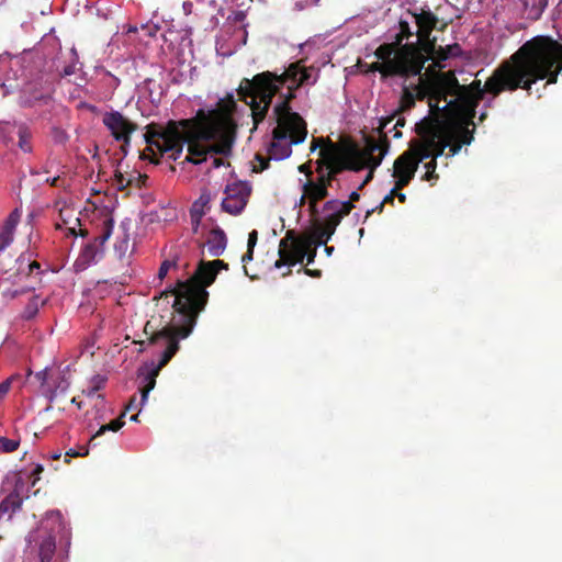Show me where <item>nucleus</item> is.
I'll use <instances>...</instances> for the list:
<instances>
[{
  "instance_id": "nucleus-1",
  "label": "nucleus",
  "mask_w": 562,
  "mask_h": 562,
  "mask_svg": "<svg viewBox=\"0 0 562 562\" xmlns=\"http://www.w3.org/2000/svg\"><path fill=\"white\" fill-rule=\"evenodd\" d=\"M311 69L302 61L290 63L283 72L262 71L257 72L251 79H243L238 87V95L245 102L250 99L249 105L252 116V130L269 112L273 97L279 94V101L272 110V119L276 122L272 131V139L268 147L269 158H289L292 154V145L304 142L308 134L305 119L292 110L291 101L296 95L300 86L310 85Z\"/></svg>"
},
{
  "instance_id": "nucleus-2",
  "label": "nucleus",
  "mask_w": 562,
  "mask_h": 562,
  "mask_svg": "<svg viewBox=\"0 0 562 562\" xmlns=\"http://www.w3.org/2000/svg\"><path fill=\"white\" fill-rule=\"evenodd\" d=\"M237 126L232 116H212L205 115L204 111H199L194 119H171L164 125L159 123H149L146 126L145 139L147 150L151 151V161L158 164L159 154L170 153L172 160H178L183 151V145L187 143V160L193 164H201L206 160L209 151L228 156L233 150Z\"/></svg>"
},
{
  "instance_id": "nucleus-3",
  "label": "nucleus",
  "mask_w": 562,
  "mask_h": 562,
  "mask_svg": "<svg viewBox=\"0 0 562 562\" xmlns=\"http://www.w3.org/2000/svg\"><path fill=\"white\" fill-rule=\"evenodd\" d=\"M222 268L228 270L225 260H200L190 279L177 281L173 286L160 292L159 297L173 295L172 307L176 314L171 325L165 326L151 337L155 346H159L165 351H177L179 349V339L191 334L196 324L198 315L207 304V286L214 282Z\"/></svg>"
},
{
  "instance_id": "nucleus-4",
  "label": "nucleus",
  "mask_w": 562,
  "mask_h": 562,
  "mask_svg": "<svg viewBox=\"0 0 562 562\" xmlns=\"http://www.w3.org/2000/svg\"><path fill=\"white\" fill-rule=\"evenodd\" d=\"M508 63L509 59L501 63L483 86L477 79L472 81L471 85H460L456 77L458 87L453 93H448V95H453L456 103L440 115L441 128L439 132L442 142L437 151L443 154L445 149L448 148L446 156L451 158L461 150L463 144L473 142L475 109L486 92L498 95L508 90V87H504L506 81L502 76V68ZM448 95L443 99L445 104L448 102Z\"/></svg>"
},
{
  "instance_id": "nucleus-5",
  "label": "nucleus",
  "mask_w": 562,
  "mask_h": 562,
  "mask_svg": "<svg viewBox=\"0 0 562 562\" xmlns=\"http://www.w3.org/2000/svg\"><path fill=\"white\" fill-rule=\"evenodd\" d=\"M562 72V43L550 35H536L525 41L502 69L507 88H524L530 92L538 80L555 85Z\"/></svg>"
},
{
  "instance_id": "nucleus-6",
  "label": "nucleus",
  "mask_w": 562,
  "mask_h": 562,
  "mask_svg": "<svg viewBox=\"0 0 562 562\" xmlns=\"http://www.w3.org/2000/svg\"><path fill=\"white\" fill-rule=\"evenodd\" d=\"M417 77V83L403 85L400 100L401 110H411V108L415 106L416 100L427 98L428 105L432 112H438V101L443 100L448 92H454L456 88H458L453 71L436 72L430 75V77H425V75L419 72Z\"/></svg>"
},
{
  "instance_id": "nucleus-7",
  "label": "nucleus",
  "mask_w": 562,
  "mask_h": 562,
  "mask_svg": "<svg viewBox=\"0 0 562 562\" xmlns=\"http://www.w3.org/2000/svg\"><path fill=\"white\" fill-rule=\"evenodd\" d=\"M441 102L442 101H438L437 113H434L432 109L429 106V116L422 121L417 126V156L426 154L424 160H427V158L430 159L425 162L426 172L423 176L424 180H438L439 178L437 172V159L439 156H442V153H437V149L442 142V135L439 133V130L441 128L440 114H442L447 108L454 104V101H449V103H446L445 105H441Z\"/></svg>"
},
{
  "instance_id": "nucleus-8",
  "label": "nucleus",
  "mask_w": 562,
  "mask_h": 562,
  "mask_svg": "<svg viewBox=\"0 0 562 562\" xmlns=\"http://www.w3.org/2000/svg\"><path fill=\"white\" fill-rule=\"evenodd\" d=\"M392 120H394V116L381 119L379 126L375 128L378 138L373 137V135L364 137L363 162L364 168H369V171L363 182L359 184V188H363L366 183L372 180L375 169L382 164L385 154L390 150L391 142L387 137V126Z\"/></svg>"
},
{
  "instance_id": "nucleus-9",
  "label": "nucleus",
  "mask_w": 562,
  "mask_h": 562,
  "mask_svg": "<svg viewBox=\"0 0 562 562\" xmlns=\"http://www.w3.org/2000/svg\"><path fill=\"white\" fill-rule=\"evenodd\" d=\"M395 45L382 43L374 50L376 61L366 63L364 72H380L381 78H390L395 74H406L408 57L406 50L400 53L397 57H392Z\"/></svg>"
},
{
  "instance_id": "nucleus-10",
  "label": "nucleus",
  "mask_w": 562,
  "mask_h": 562,
  "mask_svg": "<svg viewBox=\"0 0 562 562\" xmlns=\"http://www.w3.org/2000/svg\"><path fill=\"white\" fill-rule=\"evenodd\" d=\"M413 34L414 33L408 21H403V19H401L400 31L391 44H394V52L392 56H398V54L404 50L407 53V71L405 75H401L402 78H409V76L420 74L426 66L427 57H425L422 50L417 49L415 45H408V43H406V45H402V42L405 41V38L413 36Z\"/></svg>"
},
{
  "instance_id": "nucleus-11",
  "label": "nucleus",
  "mask_w": 562,
  "mask_h": 562,
  "mask_svg": "<svg viewBox=\"0 0 562 562\" xmlns=\"http://www.w3.org/2000/svg\"><path fill=\"white\" fill-rule=\"evenodd\" d=\"M425 155L418 157V138L411 142L409 148L404 150L393 162V176L396 178V188L403 190L412 182L420 161Z\"/></svg>"
},
{
  "instance_id": "nucleus-12",
  "label": "nucleus",
  "mask_w": 562,
  "mask_h": 562,
  "mask_svg": "<svg viewBox=\"0 0 562 562\" xmlns=\"http://www.w3.org/2000/svg\"><path fill=\"white\" fill-rule=\"evenodd\" d=\"M114 222L113 218H106L103 223L102 232L97 237L88 238L81 244L80 250L74 262L76 271L86 270L88 266L98 261L99 256H102V246L108 238H110L113 231Z\"/></svg>"
},
{
  "instance_id": "nucleus-13",
  "label": "nucleus",
  "mask_w": 562,
  "mask_h": 562,
  "mask_svg": "<svg viewBox=\"0 0 562 562\" xmlns=\"http://www.w3.org/2000/svg\"><path fill=\"white\" fill-rule=\"evenodd\" d=\"M353 204L342 203L338 199H331L324 205V211L327 213L322 225L316 227V244H327L328 239L335 234L337 226L344 216L351 212Z\"/></svg>"
},
{
  "instance_id": "nucleus-14",
  "label": "nucleus",
  "mask_w": 562,
  "mask_h": 562,
  "mask_svg": "<svg viewBox=\"0 0 562 562\" xmlns=\"http://www.w3.org/2000/svg\"><path fill=\"white\" fill-rule=\"evenodd\" d=\"M292 234L293 233H286L285 237L281 238L279 243V259L274 261L276 268L288 266L283 276L292 273L291 266H295L299 261H303L306 251L311 246V243H304V240H300V238H292L291 243H289V238Z\"/></svg>"
},
{
  "instance_id": "nucleus-15",
  "label": "nucleus",
  "mask_w": 562,
  "mask_h": 562,
  "mask_svg": "<svg viewBox=\"0 0 562 562\" xmlns=\"http://www.w3.org/2000/svg\"><path fill=\"white\" fill-rule=\"evenodd\" d=\"M103 124L109 128L111 135L122 143V150L126 151L130 146L133 132L139 128L137 123L131 121L128 116L123 115L120 111H110L103 115Z\"/></svg>"
},
{
  "instance_id": "nucleus-16",
  "label": "nucleus",
  "mask_w": 562,
  "mask_h": 562,
  "mask_svg": "<svg viewBox=\"0 0 562 562\" xmlns=\"http://www.w3.org/2000/svg\"><path fill=\"white\" fill-rule=\"evenodd\" d=\"M323 165V179L325 188L329 194L328 188L331 186L338 173L346 170L344 155L337 149L333 140H328L327 147H324L319 151Z\"/></svg>"
},
{
  "instance_id": "nucleus-17",
  "label": "nucleus",
  "mask_w": 562,
  "mask_h": 562,
  "mask_svg": "<svg viewBox=\"0 0 562 562\" xmlns=\"http://www.w3.org/2000/svg\"><path fill=\"white\" fill-rule=\"evenodd\" d=\"M251 189L247 182H232L225 188L222 209L229 214H240L250 196Z\"/></svg>"
},
{
  "instance_id": "nucleus-18",
  "label": "nucleus",
  "mask_w": 562,
  "mask_h": 562,
  "mask_svg": "<svg viewBox=\"0 0 562 562\" xmlns=\"http://www.w3.org/2000/svg\"><path fill=\"white\" fill-rule=\"evenodd\" d=\"M316 172L318 173L316 181L310 179L303 184V194L301 196V202H305L306 198L310 204L311 214H317V203L319 200H324L327 198L328 191L325 189L324 184V171H323V159L322 157L316 161Z\"/></svg>"
},
{
  "instance_id": "nucleus-19",
  "label": "nucleus",
  "mask_w": 562,
  "mask_h": 562,
  "mask_svg": "<svg viewBox=\"0 0 562 562\" xmlns=\"http://www.w3.org/2000/svg\"><path fill=\"white\" fill-rule=\"evenodd\" d=\"M415 22L418 26L417 36L420 41H427L430 38L431 31L436 29L439 19L432 11H420V13H414Z\"/></svg>"
},
{
  "instance_id": "nucleus-20",
  "label": "nucleus",
  "mask_w": 562,
  "mask_h": 562,
  "mask_svg": "<svg viewBox=\"0 0 562 562\" xmlns=\"http://www.w3.org/2000/svg\"><path fill=\"white\" fill-rule=\"evenodd\" d=\"M206 246L211 256H221L227 246V236L221 226H215L209 233L206 238Z\"/></svg>"
},
{
  "instance_id": "nucleus-21",
  "label": "nucleus",
  "mask_w": 562,
  "mask_h": 562,
  "mask_svg": "<svg viewBox=\"0 0 562 562\" xmlns=\"http://www.w3.org/2000/svg\"><path fill=\"white\" fill-rule=\"evenodd\" d=\"M22 504L23 498L19 492H11L0 503V519L5 515L8 516V519H11L13 514L21 509Z\"/></svg>"
},
{
  "instance_id": "nucleus-22",
  "label": "nucleus",
  "mask_w": 562,
  "mask_h": 562,
  "mask_svg": "<svg viewBox=\"0 0 562 562\" xmlns=\"http://www.w3.org/2000/svg\"><path fill=\"white\" fill-rule=\"evenodd\" d=\"M429 49L435 55L437 60H447L450 56H460L462 54V47L459 43H453L452 45H446L445 47H437L436 41H432L429 44Z\"/></svg>"
},
{
  "instance_id": "nucleus-23",
  "label": "nucleus",
  "mask_w": 562,
  "mask_h": 562,
  "mask_svg": "<svg viewBox=\"0 0 562 562\" xmlns=\"http://www.w3.org/2000/svg\"><path fill=\"white\" fill-rule=\"evenodd\" d=\"M44 524L45 528L49 530V535L55 537L65 530L63 517L58 510L47 513Z\"/></svg>"
},
{
  "instance_id": "nucleus-24",
  "label": "nucleus",
  "mask_w": 562,
  "mask_h": 562,
  "mask_svg": "<svg viewBox=\"0 0 562 562\" xmlns=\"http://www.w3.org/2000/svg\"><path fill=\"white\" fill-rule=\"evenodd\" d=\"M56 550V537L49 535L45 538L38 549V557L41 562H50Z\"/></svg>"
},
{
  "instance_id": "nucleus-25",
  "label": "nucleus",
  "mask_w": 562,
  "mask_h": 562,
  "mask_svg": "<svg viewBox=\"0 0 562 562\" xmlns=\"http://www.w3.org/2000/svg\"><path fill=\"white\" fill-rule=\"evenodd\" d=\"M525 7L528 11L529 19H540L542 12L548 7V0H526Z\"/></svg>"
},
{
  "instance_id": "nucleus-26",
  "label": "nucleus",
  "mask_w": 562,
  "mask_h": 562,
  "mask_svg": "<svg viewBox=\"0 0 562 562\" xmlns=\"http://www.w3.org/2000/svg\"><path fill=\"white\" fill-rule=\"evenodd\" d=\"M345 170H363L364 168V158H363V149L356 150L350 157H345Z\"/></svg>"
},
{
  "instance_id": "nucleus-27",
  "label": "nucleus",
  "mask_w": 562,
  "mask_h": 562,
  "mask_svg": "<svg viewBox=\"0 0 562 562\" xmlns=\"http://www.w3.org/2000/svg\"><path fill=\"white\" fill-rule=\"evenodd\" d=\"M54 210L59 214L60 222H56V228L60 229L64 225L68 224L70 218V212L66 201L57 200Z\"/></svg>"
},
{
  "instance_id": "nucleus-28",
  "label": "nucleus",
  "mask_w": 562,
  "mask_h": 562,
  "mask_svg": "<svg viewBox=\"0 0 562 562\" xmlns=\"http://www.w3.org/2000/svg\"><path fill=\"white\" fill-rule=\"evenodd\" d=\"M20 273L32 274L35 270L40 273L41 266L36 261L30 262V259H25L24 255L18 258Z\"/></svg>"
},
{
  "instance_id": "nucleus-29",
  "label": "nucleus",
  "mask_w": 562,
  "mask_h": 562,
  "mask_svg": "<svg viewBox=\"0 0 562 562\" xmlns=\"http://www.w3.org/2000/svg\"><path fill=\"white\" fill-rule=\"evenodd\" d=\"M20 446L19 439H10L0 436V452L10 453L15 451Z\"/></svg>"
},
{
  "instance_id": "nucleus-30",
  "label": "nucleus",
  "mask_w": 562,
  "mask_h": 562,
  "mask_svg": "<svg viewBox=\"0 0 562 562\" xmlns=\"http://www.w3.org/2000/svg\"><path fill=\"white\" fill-rule=\"evenodd\" d=\"M18 135H19V147L25 151H31V145L29 144L30 138V132L27 128L23 125H20L18 128Z\"/></svg>"
},
{
  "instance_id": "nucleus-31",
  "label": "nucleus",
  "mask_w": 562,
  "mask_h": 562,
  "mask_svg": "<svg viewBox=\"0 0 562 562\" xmlns=\"http://www.w3.org/2000/svg\"><path fill=\"white\" fill-rule=\"evenodd\" d=\"M204 214H205V211H203V209H199L196 203H193V205L190 209V216H191V225H192L194 232H198L199 225H200Z\"/></svg>"
},
{
  "instance_id": "nucleus-32",
  "label": "nucleus",
  "mask_w": 562,
  "mask_h": 562,
  "mask_svg": "<svg viewBox=\"0 0 562 562\" xmlns=\"http://www.w3.org/2000/svg\"><path fill=\"white\" fill-rule=\"evenodd\" d=\"M14 232L1 226L0 228V252L3 251L13 241Z\"/></svg>"
},
{
  "instance_id": "nucleus-33",
  "label": "nucleus",
  "mask_w": 562,
  "mask_h": 562,
  "mask_svg": "<svg viewBox=\"0 0 562 562\" xmlns=\"http://www.w3.org/2000/svg\"><path fill=\"white\" fill-rule=\"evenodd\" d=\"M303 240L311 243L310 247L306 250V254H305L304 258H306L307 263H312V261L315 260L316 255H317V250H316V246H317V231H315L314 238H303Z\"/></svg>"
},
{
  "instance_id": "nucleus-34",
  "label": "nucleus",
  "mask_w": 562,
  "mask_h": 562,
  "mask_svg": "<svg viewBox=\"0 0 562 562\" xmlns=\"http://www.w3.org/2000/svg\"><path fill=\"white\" fill-rule=\"evenodd\" d=\"M38 297L35 296L33 297L30 303L26 305L24 312H23V317L25 319H31L32 317H34L38 311V305H40V302H38Z\"/></svg>"
},
{
  "instance_id": "nucleus-35",
  "label": "nucleus",
  "mask_w": 562,
  "mask_h": 562,
  "mask_svg": "<svg viewBox=\"0 0 562 562\" xmlns=\"http://www.w3.org/2000/svg\"><path fill=\"white\" fill-rule=\"evenodd\" d=\"M21 213L18 209L13 210L10 215L7 217L5 222L2 226L11 229L12 232L15 231V227L20 221Z\"/></svg>"
},
{
  "instance_id": "nucleus-36",
  "label": "nucleus",
  "mask_w": 562,
  "mask_h": 562,
  "mask_svg": "<svg viewBox=\"0 0 562 562\" xmlns=\"http://www.w3.org/2000/svg\"><path fill=\"white\" fill-rule=\"evenodd\" d=\"M171 268H177L176 260H164L160 263L159 271H158V278L159 280H164L166 278L167 272L171 270Z\"/></svg>"
},
{
  "instance_id": "nucleus-37",
  "label": "nucleus",
  "mask_w": 562,
  "mask_h": 562,
  "mask_svg": "<svg viewBox=\"0 0 562 562\" xmlns=\"http://www.w3.org/2000/svg\"><path fill=\"white\" fill-rule=\"evenodd\" d=\"M78 227L72 226V238H77V236H81L82 238H87L89 236L90 231L87 225H82L80 218L76 220Z\"/></svg>"
},
{
  "instance_id": "nucleus-38",
  "label": "nucleus",
  "mask_w": 562,
  "mask_h": 562,
  "mask_svg": "<svg viewBox=\"0 0 562 562\" xmlns=\"http://www.w3.org/2000/svg\"><path fill=\"white\" fill-rule=\"evenodd\" d=\"M52 136H53L54 142L58 143V144H64L68 138L67 132L65 130H60L58 127H53Z\"/></svg>"
},
{
  "instance_id": "nucleus-39",
  "label": "nucleus",
  "mask_w": 562,
  "mask_h": 562,
  "mask_svg": "<svg viewBox=\"0 0 562 562\" xmlns=\"http://www.w3.org/2000/svg\"><path fill=\"white\" fill-rule=\"evenodd\" d=\"M211 200H212V196L210 193H202L196 199L195 203H196L198 207H202V210H204L206 212V207H207L209 203L211 202Z\"/></svg>"
},
{
  "instance_id": "nucleus-40",
  "label": "nucleus",
  "mask_w": 562,
  "mask_h": 562,
  "mask_svg": "<svg viewBox=\"0 0 562 562\" xmlns=\"http://www.w3.org/2000/svg\"><path fill=\"white\" fill-rule=\"evenodd\" d=\"M256 160L259 161V165H255V172H261V170H266L270 164V159H266V157H262V155H256Z\"/></svg>"
},
{
  "instance_id": "nucleus-41",
  "label": "nucleus",
  "mask_w": 562,
  "mask_h": 562,
  "mask_svg": "<svg viewBox=\"0 0 562 562\" xmlns=\"http://www.w3.org/2000/svg\"><path fill=\"white\" fill-rule=\"evenodd\" d=\"M115 183L119 190H123V188H126L128 183H131V179H125L124 175L122 172H119L115 175Z\"/></svg>"
},
{
  "instance_id": "nucleus-42",
  "label": "nucleus",
  "mask_w": 562,
  "mask_h": 562,
  "mask_svg": "<svg viewBox=\"0 0 562 562\" xmlns=\"http://www.w3.org/2000/svg\"><path fill=\"white\" fill-rule=\"evenodd\" d=\"M61 452H53L50 454L49 465L55 470L58 471L60 469L59 461H60Z\"/></svg>"
},
{
  "instance_id": "nucleus-43",
  "label": "nucleus",
  "mask_w": 562,
  "mask_h": 562,
  "mask_svg": "<svg viewBox=\"0 0 562 562\" xmlns=\"http://www.w3.org/2000/svg\"><path fill=\"white\" fill-rule=\"evenodd\" d=\"M257 240H258V231H250V233L248 235V243H249V247H250L252 254H255Z\"/></svg>"
},
{
  "instance_id": "nucleus-44",
  "label": "nucleus",
  "mask_w": 562,
  "mask_h": 562,
  "mask_svg": "<svg viewBox=\"0 0 562 562\" xmlns=\"http://www.w3.org/2000/svg\"><path fill=\"white\" fill-rule=\"evenodd\" d=\"M299 171L304 172L307 176V180H310L311 175H312L310 162H303V165H300Z\"/></svg>"
},
{
  "instance_id": "nucleus-45",
  "label": "nucleus",
  "mask_w": 562,
  "mask_h": 562,
  "mask_svg": "<svg viewBox=\"0 0 562 562\" xmlns=\"http://www.w3.org/2000/svg\"><path fill=\"white\" fill-rule=\"evenodd\" d=\"M77 108L79 110H82V108H86L87 110H90L91 112H97L98 106L91 105V103H86V101H80V103L77 104Z\"/></svg>"
},
{
  "instance_id": "nucleus-46",
  "label": "nucleus",
  "mask_w": 562,
  "mask_h": 562,
  "mask_svg": "<svg viewBox=\"0 0 562 562\" xmlns=\"http://www.w3.org/2000/svg\"><path fill=\"white\" fill-rule=\"evenodd\" d=\"M50 184L54 186V187H58V186H65L66 184V179L65 178H61L59 175L54 177L52 180H50Z\"/></svg>"
},
{
  "instance_id": "nucleus-47",
  "label": "nucleus",
  "mask_w": 562,
  "mask_h": 562,
  "mask_svg": "<svg viewBox=\"0 0 562 562\" xmlns=\"http://www.w3.org/2000/svg\"><path fill=\"white\" fill-rule=\"evenodd\" d=\"M252 258H254V254H252V250L250 249V245L248 243L247 244V249H246L245 254L243 255L241 260L243 261H250V260H252Z\"/></svg>"
},
{
  "instance_id": "nucleus-48",
  "label": "nucleus",
  "mask_w": 562,
  "mask_h": 562,
  "mask_svg": "<svg viewBox=\"0 0 562 562\" xmlns=\"http://www.w3.org/2000/svg\"><path fill=\"white\" fill-rule=\"evenodd\" d=\"M10 389V382L4 381L0 384V400L8 393Z\"/></svg>"
},
{
  "instance_id": "nucleus-49",
  "label": "nucleus",
  "mask_w": 562,
  "mask_h": 562,
  "mask_svg": "<svg viewBox=\"0 0 562 562\" xmlns=\"http://www.w3.org/2000/svg\"><path fill=\"white\" fill-rule=\"evenodd\" d=\"M23 292H24L23 290H21V291H19V290H8L3 294H4V296H7L9 299H15L18 295H20Z\"/></svg>"
},
{
  "instance_id": "nucleus-50",
  "label": "nucleus",
  "mask_w": 562,
  "mask_h": 562,
  "mask_svg": "<svg viewBox=\"0 0 562 562\" xmlns=\"http://www.w3.org/2000/svg\"><path fill=\"white\" fill-rule=\"evenodd\" d=\"M383 210H384V199L381 201L380 204H376V206H374L370 211H367V216H370V214H372V212H383Z\"/></svg>"
},
{
  "instance_id": "nucleus-51",
  "label": "nucleus",
  "mask_w": 562,
  "mask_h": 562,
  "mask_svg": "<svg viewBox=\"0 0 562 562\" xmlns=\"http://www.w3.org/2000/svg\"><path fill=\"white\" fill-rule=\"evenodd\" d=\"M360 198V193H358V191H352V193L350 194V198L348 200V202H350L352 204V207H353V202H357V200H359Z\"/></svg>"
},
{
  "instance_id": "nucleus-52",
  "label": "nucleus",
  "mask_w": 562,
  "mask_h": 562,
  "mask_svg": "<svg viewBox=\"0 0 562 562\" xmlns=\"http://www.w3.org/2000/svg\"><path fill=\"white\" fill-rule=\"evenodd\" d=\"M77 64V53L75 49H72V74L77 72L78 70Z\"/></svg>"
},
{
  "instance_id": "nucleus-53",
  "label": "nucleus",
  "mask_w": 562,
  "mask_h": 562,
  "mask_svg": "<svg viewBox=\"0 0 562 562\" xmlns=\"http://www.w3.org/2000/svg\"><path fill=\"white\" fill-rule=\"evenodd\" d=\"M324 138H314L311 143V150H316L317 146L322 144Z\"/></svg>"
},
{
  "instance_id": "nucleus-54",
  "label": "nucleus",
  "mask_w": 562,
  "mask_h": 562,
  "mask_svg": "<svg viewBox=\"0 0 562 562\" xmlns=\"http://www.w3.org/2000/svg\"><path fill=\"white\" fill-rule=\"evenodd\" d=\"M305 273H308V276H315L318 278V276H322V270H315V269H304Z\"/></svg>"
},
{
  "instance_id": "nucleus-55",
  "label": "nucleus",
  "mask_w": 562,
  "mask_h": 562,
  "mask_svg": "<svg viewBox=\"0 0 562 562\" xmlns=\"http://www.w3.org/2000/svg\"><path fill=\"white\" fill-rule=\"evenodd\" d=\"M398 190L400 189H397V179H395V184L391 189L393 204H394V201H395V196L398 194Z\"/></svg>"
},
{
  "instance_id": "nucleus-56",
  "label": "nucleus",
  "mask_w": 562,
  "mask_h": 562,
  "mask_svg": "<svg viewBox=\"0 0 562 562\" xmlns=\"http://www.w3.org/2000/svg\"><path fill=\"white\" fill-rule=\"evenodd\" d=\"M127 245H128V239H127V237H124L119 245H115V248L126 249Z\"/></svg>"
},
{
  "instance_id": "nucleus-57",
  "label": "nucleus",
  "mask_w": 562,
  "mask_h": 562,
  "mask_svg": "<svg viewBox=\"0 0 562 562\" xmlns=\"http://www.w3.org/2000/svg\"><path fill=\"white\" fill-rule=\"evenodd\" d=\"M392 130L394 131V138H400V136H402V131L398 130L397 121L395 122Z\"/></svg>"
},
{
  "instance_id": "nucleus-58",
  "label": "nucleus",
  "mask_w": 562,
  "mask_h": 562,
  "mask_svg": "<svg viewBox=\"0 0 562 562\" xmlns=\"http://www.w3.org/2000/svg\"><path fill=\"white\" fill-rule=\"evenodd\" d=\"M383 204H393V201H392V193L391 191L384 195L383 198Z\"/></svg>"
},
{
  "instance_id": "nucleus-59",
  "label": "nucleus",
  "mask_w": 562,
  "mask_h": 562,
  "mask_svg": "<svg viewBox=\"0 0 562 562\" xmlns=\"http://www.w3.org/2000/svg\"><path fill=\"white\" fill-rule=\"evenodd\" d=\"M159 27L157 25H154L153 27H147V33L149 36H155L156 32H158Z\"/></svg>"
},
{
  "instance_id": "nucleus-60",
  "label": "nucleus",
  "mask_w": 562,
  "mask_h": 562,
  "mask_svg": "<svg viewBox=\"0 0 562 562\" xmlns=\"http://www.w3.org/2000/svg\"><path fill=\"white\" fill-rule=\"evenodd\" d=\"M70 462V449L66 450L64 453V463L68 464Z\"/></svg>"
},
{
  "instance_id": "nucleus-61",
  "label": "nucleus",
  "mask_w": 562,
  "mask_h": 562,
  "mask_svg": "<svg viewBox=\"0 0 562 562\" xmlns=\"http://www.w3.org/2000/svg\"><path fill=\"white\" fill-rule=\"evenodd\" d=\"M397 198H398L400 202H406V200H407L406 194L402 193V191H398Z\"/></svg>"
},
{
  "instance_id": "nucleus-62",
  "label": "nucleus",
  "mask_w": 562,
  "mask_h": 562,
  "mask_svg": "<svg viewBox=\"0 0 562 562\" xmlns=\"http://www.w3.org/2000/svg\"><path fill=\"white\" fill-rule=\"evenodd\" d=\"M63 75L64 76H69L70 75V65L64 67Z\"/></svg>"
},
{
  "instance_id": "nucleus-63",
  "label": "nucleus",
  "mask_w": 562,
  "mask_h": 562,
  "mask_svg": "<svg viewBox=\"0 0 562 562\" xmlns=\"http://www.w3.org/2000/svg\"><path fill=\"white\" fill-rule=\"evenodd\" d=\"M325 247H326L325 250L328 254V256H329V254H333L334 247H327V245H325Z\"/></svg>"
},
{
  "instance_id": "nucleus-64",
  "label": "nucleus",
  "mask_w": 562,
  "mask_h": 562,
  "mask_svg": "<svg viewBox=\"0 0 562 562\" xmlns=\"http://www.w3.org/2000/svg\"><path fill=\"white\" fill-rule=\"evenodd\" d=\"M221 164H222V159H214L213 160V165L214 166H221Z\"/></svg>"
}]
</instances>
